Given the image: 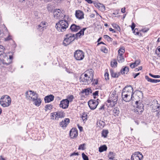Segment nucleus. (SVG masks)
Masks as SVG:
<instances>
[{"instance_id": "35", "label": "nucleus", "mask_w": 160, "mask_h": 160, "mask_svg": "<svg viewBox=\"0 0 160 160\" xmlns=\"http://www.w3.org/2000/svg\"><path fill=\"white\" fill-rule=\"evenodd\" d=\"M52 108L53 106L52 105L50 104H47L45 106V110L46 111H47L48 110H50Z\"/></svg>"}, {"instance_id": "50", "label": "nucleus", "mask_w": 160, "mask_h": 160, "mask_svg": "<svg viewBox=\"0 0 160 160\" xmlns=\"http://www.w3.org/2000/svg\"><path fill=\"white\" fill-rule=\"evenodd\" d=\"M145 78L146 80H147L148 82H152V79L151 78L149 77L148 76H145Z\"/></svg>"}, {"instance_id": "56", "label": "nucleus", "mask_w": 160, "mask_h": 160, "mask_svg": "<svg viewBox=\"0 0 160 160\" xmlns=\"http://www.w3.org/2000/svg\"><path fill=\"white\" fill-rule=\"evenodd\" d=\"M156 53H157L158 54H159L160 53V48H158L156 50Z\"/></svg>"}, {"instance_id": "17", "label": "nucleus", "mask_w": 160, "mask_h": 160, "mask_svg": "<svg viewBox=\"0 0 160 160\" xmlns=\"http://www.w3.org/2000/svg\"><path fill=\"white\" fill-rule=\"evenodd\" d=\"M87 76V73L82 74L80 77L79 79L80 82L82 84L86 85V77Z\"/></svg>"}, {"instance_id": "27", "label": "nucleus", "mask_w": 160, "mask_h": 160, "mask_svg": "<svg viewBox=\"0 0 160 160\" xmlns=\"http://www.w3.org/2000/svg\"><path fill=\"white\" fill-rule=\"evenodd\" d=\"M116 154L112 152H110L108 155L109 159L108 160H116L115 159V156H116Z\"/></svg>"}, {"instance_id": "18", "label": "nucleus", "mask_w": 160, "mask_h": 160, "mask_svg": "<svg viewBox=\"0 0 160 160\" xmlns=\"http://www.w3.org/2000/svg\"><path fill=\"white\" fill-rule=\"evenodd\" d=\"M156 106L155 107H152L153 109L156 111H158V110H160L159 112H158L157 114V116L158 118L160 119V105L158 103V101H156Z\"/></svg>"}, {"instance_id": "55", "label": "nucleus", "mask_w": 160, "mask_h": 160, "mask_svg": "<svg viewBox=\"0 0 160 160\" xmlns=\"http://www.w3.org/2000/svg\"><path fill=\"white\" fill-rule=\"evenodd\" d=\"M92 82H93L92 84H94V85H97L98 83V80L95 79H93L92 81Z\"/></svg>"}, {"instance_id": "37", "label": "nucleus", "mask_w": 160, "mask_h": 160, "mask_svg": "<svg viewBox=\"0 0 160 160\" xmlns=\"http://www.w3.org/2000/svg\"><path fill=\"white\" fill-rule=\"evenodd\" d=\"M117 62L116 60L114 59L113 61H111V66L113 67H116L117 66Z\"/></svg>"}, {"instance_id": "64", "label": "nucleus", "mask_w": 160, "mask_h": 160, "mask_svg": "<svg viewBox=\"0 0 160 160\" xmlns=\"http://www.w3.org/2000/svg\"><path fill=\"white\" fill-rule=\"evenodd\" d=\"M85 1L89 3H92V0H85Z\"/></svg>"}, {"instance_id": "2", "label": "nucleus", "mask_w": 160, "mask_h": 160, "mask_svg": "<svg viewBox=\"0 0 160 160\" xmlns=\"http://www.w3.org/2000/svg\"><path fill=\"white\" fill-rule=\"evenodd\" d=\"M11 103V99L8 95L2 96L0 99V104L3 107L9 106Z\"/></svg>"}, {"instance_id": "58", "label": "nucleus", "mask_w": 160, "mask_h": 160, "mask_svg": "<svg viewBox=\"0 0 160 160\" xmlns=\"http://www.w3.org/2000/svg\"><path fill=\"white\" fill-rule=\"evenodd\" d=\"M140 73H138L136 74H135L134 73H133V76H134V78H136V77H137L140 74Z\"/></svg>"}, {"instance_id": "53", "label": "nucleus", "mask_w": 160, "mask_h": 160, "mask_svg": "<svg viewBox=\"0 0 160 160\" xmlns=\"http://www.w3.org/2000/svg\"><path fill=\"white\" fill-rule=\"evenodd\" d=\"M160 82V80L152 79V81L151 82L156 83L159 82Z\"/></svg>"}, {"instance_id": "21", "label": "nucleus", "mask_w": 160, "mask_h": 160, "mask_svg": "<svg viewBox=\"0 0 160 160\" xmlns=\"http://www.w3.org/2000/svg\"><path fill=\"white\" fill-rule=\"evenodd\" d=\"M70 29L72 31L76 32L80 29V27L79 26L73 24L71 25Z\"/></svg>"}, {"instance_id": "24", "label": "nucleus", "mask_w": 160, "mask_h": 160, "mask_svg": "<svg viewBox=\"0 0 160 160\" xmlns=\"http://www.w3.org/2000/svg\"><path fill=\"white\" fill-rule=\"evenodd\" d=\"M110 72L112 77L114 78H117L120 75V72L118 73L115 72L113 70H110Z\"/></svg>"}, {"instance_id": "32", "label": "nucleus", "mask_w": 160, "mask_h": 160, "mask_svg": "<svg viewBox=\"0 0 160 160\" xmlns=\"http://www.w3.org/2000/svg\"><path fill=\"white\" fill-rule=\"evenodd\" d=\"M107 149V146L104 145L101 146L99 148V151L100 152H102L104 151H106Z\"/></svg>"}, {"instance_id": "60", "label": "nucleus", "mask_w": 160, "mask_h": 160, "mask_svg": "<svg viewBox=\"0 0 160 160\" xmlns=\"http://www.w3.org/2000/svg\"><path fill=\"white\" fill-rule=\"evenodd\" d=\"M130 67L132 68H134L136 66L133 63L131 64L130 65Z\"/></svg>"}, {"instance_id": "20", "label": "nucleus", "mask_w": 160, "mask_h": 160, "mask_svg": "<svg viewBox=\"0 0 160 160\" xmlns=\"http://www.w3.org/2000/svg\"><path fill=\"white\" fill-rule=\"evenodd\" d=\"M84 14L82 12L78 10L76 11L75 15L76 18L79 19H82L84 18Z\"/></svg>"}, {"instance_id": "6", "label": "nucleus", "mask_w": 160, "mask_h": 160, "mask_svg": "<svg viewBox=\"0 0 160 160\" xmlns=\"http://www.w3.org/2000/svg\"><path fill=\"white\" fill-rule=\"evenodd\" d=\"M84 57V53L82 50H77L74 52V57L77 60H82Z\"/></svg>"}, {"instance_id": "44", "label": "nucleus", "mask_w": 160, "mask_h": 160, "mask_svg": "<svg viewBox=\"0 0 160 160\" xmlns=\"http://www.w3.org/2000/svg\"><path fill=\"white\" fill-rule=\"evenodd\" d=\"M85 145V143H83L82 144H81L79 146L78 148L79 150L82 149V150H84V147Z\"/></svg>"}, {"instance_id": "57", "label": "nucleus", "mask_w": 160, "mask_h": 160, "mask_svg": "<svg viewBox=\"0 0 160 160\" xmlns=\"http://www.w3.org/2000/svg\"><path fill=\"white\" fill-rule=\"evenodd\" d=\"M2 63L3 65H5L6 66H8V65H9L10 63V62L7 63V62H5L4 60H3L2 61Z\"/></svg>"}, {"instance_id": "30", "label": "nucleus", "mask_w": 160, "mask_h": 160, "mask_svg": "<svg viewBox=\"0 0 160 160\" xmlns=\"http://www.w3.org/2000/svg\"><path fill=\"white\" fill-rule=\"evenodd\" d=\"M82 92V93H84L86 95H89V93H92V90L90 88H88L83 90Z\"/></svg>"}, {"instance_id": "26", "label": "nucleus", "mask_w": 160, "mask_h": 160, "mask_svg": "<svg viewBox=\"0 0 160 160\" xmlns=\"http://www.w3.org/2000/svg\"><path fill=\"white\" fill-rule=\"evenodd\" d=\"M129 71V68L127 66L124 67L120 71V74H127Z\"/></svg>"}, {"instance_id": "9", "label": "nucleus", "mask_w": 160, "mask_h": 160, "mask_svg": "<svg viewBox=\"0 0 160 160\" xmlns=\"http://www.w3.org/2000/svg\"><path fill=\"white\" fill-rule=\"evenodd\" d=\"M143 155L140 152H137L133 154L131 157V160H141L143 158Z\"/></svg>"}, {"instance_id": "46", "label": "nucleus", "mask_w": 160, "mask_h": 160, "mask_svg": "<svg viewBox=\"0 0 160 160\" xmlns=\"http://www.w3.org/2000/svg\"><path fill=\"white\" fill-rule=\"evenodd\" d=\"M149 75L151 77L154 78H160V75H153L151 73H149Z\"/></svg>"}, {"instance_id": "62", "label": "nucleus", "mask_w": 160, "mask_h": 160, "mask_svg": "<svg viewBox=\"0 0 160 160\" xmlns=\"http://www.w3.org/2000/svg\"><path fill=\"white\" fill-rule=\"evenodd\" d=\"M104 105H102V106H101V107L99 108V110H104Z\"/></svg>"}, {"instance_id": "63", "label": "nucleus", "mask_w": 160, "mask_h": 160, "mask_svg": "<svg viewBox=\"0 0 160 160\" xmlns=\"http://www.w3.org/2000/svg\"><path fill=\"white\" fill-rule=\"evenodd\" d=\"M78 128L79 130L81 131L82 130L83 128L82 127L80 126L78 124Z\"/></svg>"}, {"instance_id": "41", "label": "nucleus", "mask_w": 160, "mask_h": 160, "mask_svg": "<svg viewBox=\"0 0 160 160\" xmlns=\"http://www.w3.org/2000/svg\"><path fill=\"white\" fill-rule=\"evenodd\" d=\"M74 98V97L72 95H68L67 97V99L69 101V102L72 101Z\"/></svg>"}, {"instance_id": "22", "label": "nucleus", "mask_w": 160, "mask_h": 160, "mask_svg": "<svg viewBox=\"0 0 160 160\" xmlns=\"http://www.w3.org/2000/svg\"><path fill=\"white\" fill-rule=\"evenodd\" d=\"M65 113L63 112H56L55 114V119L58 120L59 118H62L64 117Z\"/></svg>"}, {"instance_id": "4", "label": "nucleus", "mask_w": 160, "mask_h": 160, "mask_svg": "<svg viewBox=\"0 0 160 160\" xmlns=\"http://www.w3.org/2000/svg\"><path fill=\"white\" fill-rule=\"evenodd\" d=\"M135 104H136V108L134 110V112L137 114H140L143 111L144 105L140 100L136 101Z\"/></svg>"}, {"instance_id": "33", "label": "nucleus", "mask_w": 160, "mask_h": 160, "mask_svg": "<svg viewBox=\"0 0 160 160\" xmlns=\"http://www.w3.org/2000/svg\"><path fill=\"white\" fill-rule=\"evenodd\" d=\"M117 59L119 63H122L124 61V58L123 56H117Z\"/></svg>"}, {"instance_id": "40", "label": "nucleus", "mask_w": 160, "mask_h": 160, "mask_svg": "<svg viewBox=\"0 0 160 160\" xmlns=\"http://www.w3.org/2000/svg\"><path fill=\"white\" fill-rule=\"evenodd\" d=\"M42 24H40L38 25V29H39L41 31H42L43 30V28L44 27V26H43Z\"/></svg>"}, {"instance_id": "52", "label": "nucleus", "mask_w": 160, "mask_h": 160, "mask_svg": "<svg viewBox=\"0 0 160 160\" xmlns=\"http://www.w3.org/2000/svg\"><path fill=\"white\" fill-rule=\"evenodd\" d=\"M98 92L99 91H96L95 92L93 93V95L94 96V98H95V96H98Z\"/></svg>"}, {"instance_id": "51", "label": "nucleus", "mask_w": 160, "mask_h": 160, "mask_svg": "<svg viewBox=\"0 0 160 160\" xmlns=\"http://www.w3.org/2000/svg\"><path fill=\"white\" fill-rule=\"evenodd\" d=\"M133 33L135 35H138L139 34V32L138 31V28H136L134 29L133 31Z\"/></svg>"}, {"instance_id": "31", "label": "nucleus", "mask_w": 160, "mask_h": 160, "mask_svg": "<svg viewBox=\"0 0 160 160\" xmlns=\"http://www.w3.org/2000/svg\"><path fill=\"white\" fill-rule=\"evenodd\" d=\"M125 51L124 48H120L118 51V56H123V54Z\"/></svg>"}, {"instance_id": "16", "label": "nucleus", "mask_w": 160, "mask_h": 160, "mask_svg": "<svg viewBox=\"0 0 160 160\" xmlns=\"http://www.w3.org/2000/svg\"><path fill=\"white\" fill-rule=\"evenodd\" d=\"M54 96L50 94L46 96L44 98V101L45 103H49L53 101L54 100Z\"/></svg>"}, {"instance_id": "15", "label": "nucleus", "mask_w": 160, "mask_h": 160, "mask_svg": "<svg viewBox=\"0 0 160 160\" xmlns=\"http://www.w3.org/2000/svg\"><path fill=\"white\" fill-rule=\"evenodd\" d=\"M69 122V119L68 118H66L64 119V121H62L60 122V125L63 129H65Z\"/></svg>"}, {"instance_id": "29", "label": "nucleus", "mask_w": 160, "mask_h": 160, "mask_svg": "<svg viewBox=\"0 0 160 160\" xmlns=\"http://www.w3.org/2000/svg\"><path fill=\"white\" fill-rule=\"evenodd\" d=\"M116 103V102H113V101H109L108 99L106 102V105L109 108L113 107Z\"/></svg>"}, {"instance_id": "45", "label": "nucleus", "mask_w": 160, "mask_h": 160, "mask_svg": "<svg viewBox=\"0 0 160 160\" xmlns=\"http://www.w3.org/2000/svg\"><path fill=\"white\" fill-rule=\"evenodd\" d=\"M101 51L104 52V53H107L108 50L104 47H102L101 48Z\"/></svg>"}, {"instance_id": "19", "label": "nucleus", "mask_w": 160, "mask_h": 160, "mask_svg": "<svg viewBox=\"0 0 160 160\" xmlns=\"http://www.w3.org/2000/svg\"><path fill=\"white\" fill-rule=\"evenodd\" d=\"M54 17L56 19L59 18L61 14V12L59 9H55L53 12Z\"/></svg>"}, {"instance_id": "43", "label": "nucleus", "mask_w": 160, "mask_h": 160, "mask_svg": "<svg viewBox=\"0 0 160 160\" xmlns=\"http://www.w3.org/2000/svg\"><path fill=\"white\" fill-rule=\"evenodd\" d=\"M87 115L85 113H83V115L82 116V118L83 121H86L87 119Z\"/></svg>"}, {"instance_id": "8", "label": "nucleus", "mask_w": 160, "mask_h": 160, "mask_svg": "<svg viewBox=\"0 0 160 160\" xmlns=\"http://www.w3.org/2000/svg\"><path fill=\"white\" fill-rule=\"evenodd\" d=\"M98 100H99L98 99L97 100L92 99L88 101V105L91 109L94 110L97 108L98 104Z\"/></svg>"}, {"instance_id": "47", "label": "nucleus", "mask_w": 160, "mask_h": 160, "mask_svg": "<svg viewBox=\"0 0 160 160\" xmlns=\"http://www.w3.org/2000/svg\"><path fill=\"white\" fill-rule=\"evenodd\" d=\"M0 52H1V53H0V54H2L4 53V48L2 46L0 45Z\"/></svg>"}, {"instance_id": "14", "label": "nucleus", "mask_w": 160, "mask_h": 160, "mask_svg": "<svg viewBox=\"0 0 160 160\" xmlns=\"http://www.w3.org/2000/svg\"><path fill=\"white\" fill-rule=\"evenodd\" d=\"M122 100L124 101L125 102H129L132 100H133V97L130 96H128V94L122 92Z\"/></svg>"}, {"instance_id": "28", "label": "nucleus", "mask_w": 160, "mask_h": 160, "mask_svg": "<svg viewBox=\"0 0 160 160\" xmlns=\"http://www.w3.org/2000/svg\"><path fill=\"white\" fill-rule=\"evenodd\" d=\"M87 28H83L81 29L75 35L76 38L80 37L81 35H83L84 34V32L86 29Z\"/></svg>"}, {"instance_id": "23", "label": "nucleus", "mask_w": 160, "mask_h": 160, "mask_svg": "<svg viewBox=\"0 0 160 160\" xmlns=\"http://www.w3.org/2000/svg\"><path fill=\"white\" fill-rule=\"evenodd\" d=\"M35 100H33L32 101L33 103V104H35L37 106H39L41 103L42 100L40 98H38V97H37L35 99Z\"/></svg>"}, {"instance_id": "3", "label": "nucleus", "mask_w": 160, "mask_h": 160, "mask_svg": "<svg viewBox=\"0 0 160 160\" xmlns=\"http://www.w3.org/2000/svg\"><path fill=\"white\" fill-rule=\"evenodd\" d=\"M65 36L66 38L64 39L63 42V45L65 46L74 41L76 38L75 34L71 33L66 34Z\"/></svg>"}, {"instance_id": "5", "label": "nucleus", "mask_w": 160, "mask_h": 160, "mask_svg": "<svg viewBox=\"0 0 160 160\" xmlns=\"http://www.w3.org/2000/svg\"><path fill=\"white\" fill-rule=\"evenodd\" d=\"M25 94L26 98L27 99L32 101L33 100H35V99L37 97H38V93L31 90L26 92Z\"/></svg>"}, {"instance_id": "12", "label": "nucleus", "mask_w": 160, "mask_h": 160, "mask_svg": "<svg viewBox=\"0 0 160 160\" xmlns=\"http://www.w3.org/2000/svg\"><path fill=\"white\" fill-rule=\"evenodd\" d=\"M69 135L71 138H73L78 135V131L76 128H72L70 131Z\"/></svg>"}, {"instance_id": "13", "label": "nucleus", "mask_w": 160, "mask_h": 160, "mask_svg": "<svg viewBox=\"0 0 160 160\" xmlns=\"http://www.w3.org/2000/svg\"><path fill=\"white\" fill-rule=\"evenodd\" d=\"M108 101H113V102H117L118 100V95L115 92H113L108 98Z\"/></svg>"}, {"instance_id": "36", "label": "nucleus", "mask_w": 160, "mask_h": 160, "mask_svg": "<svg viewBox=\"0 0 160 160\" xmlns=\"http://www.w3.org/2000/svg\"><path fill=\"white\" fill-rule=\"evenodd\" d=\"M103 38L104 39L107 40L108 42H111L112 40V39L110 38L108 35H105L103 36Z\"/></svg>"}, {"instance_id": "11", "label": "nucleus", "mask_w": 160, "mask_h": 160, "mask_svg": "<svg viewBox=\"0 0 160 160\" xmlns=\"http://www.w3.org/2000/svg\"><path fill=\"white\" fill-rule=\"evenodd\" d=\"M89 74H90L91 77L90 76V75H88L87 74V76L86 77V82L87 84H89L92 81L93 78V74L92 70H91V71L89 72Z\"/></svg>"}, {"instance_id": "59", "label": "nucleus", "mask_w": 160, "mask_h": 160, "mask_svg": "<svg viewBox=\"0 0 160 160\" xmlns=\"http://www.w3.org/2000/svg\"><path fill=\"white\" fill-rule=\"evenodd\" d=\"M149 30L148 28V29H142L141 30V31H142L143 32L145 33L147 32Z\"/></svg>"}, {"instance_id": "42", "label": "nucleus", "mask_w": 160, "mask_h": 160, "mask_svg": "<svg viewBox=\"0 0 160 160\" xmlns=\"http://www.w3.org/2000/svg\"><path fill=\"white\" fill-rule=\"evenodd\" d=\"M82 155L83 160H89L88 157L84 153H82Z\"/></svg>"}, {"instance_id": "34", "label": "nucleus", "mask_w": 160, "mask_h": 160, "mask_svg": "<svg viewBox=\"0 0 160 160\" xmlns=\"http://www.w3.org/2000/svg\"><path fill=\"white\" fill-rule=\"evenodd\" d=\"M113 112L115 114V116L118 115L120 112L119 109L118 108L116 107L113 109Z\"/></svg>"}, {"instance_id": "1", "label": "nucleus", "mask_w": 160, "mask_h": 160, "mask_svg": "<svg viewBox=\"0 0 160 160\" xmlns=\"http://www.w3.org/2000/svg\"><path fill=\"white\" fill-rule=\"evenodd\" d=\"M69 24L68 22L65 20H60L56 24L55 27L57 30L59 32L65 31L68 28Z\"/></svg>"}, {"instance_id": "38", "label": "nucleus", "mask_w": 160, "mask_h": 160, "mask_svg": "<svg viewBox=\"0 0 160 160\" xmlns=\"http://www.w3.org/2000/svg\"><path fill=\"white\" fill-rule=\"evenodd\" d=\"M112 25L113 27L115 28L119 32L121 30V28L119 26H118V25L115 24V23H113L112 24Z\"/></svg>"}, {"instance_id": "39", "label": "nucleus", "mask_w": 160, "mask_h": 160, "mask_svg": "<svg viewBox=\"0 0 160 160\" xmlns=\"http://www.w3.org/2000/svg\"><path fill=\"white\" fill-rule=\"evenodd\" d=\"M108 133V130H103L102 132V136L104 138L106 137Z\"/></svg>"}, {"instance_id": "10", "label": "nucleus", "mask_w": 160, "mask_h": 160, "mask_svg": "<svg viewBox=\"0 0 160 160\" xmlns=\"http://www.w3.org/2000/svg\"><path fill=\"white\" fill-rule=\"evenodd\" d=\"M69 103V101L68 99H63L60 102L59 104L60 107L63 109H66L68 107Z\"/></svg>"}, {"instance_id": "49", "label": "nucleus", "mask_w": 160, "mask_h": 160, "mask_svg": "<svg viewBox=\"0 0 160 160\" xmlns=\"http://www.w3.org/2000/svg\"><path fill=\"white\" fill-rule=\"evenodd\" d=\"M140 60H136L135 62L133 63L136 66H138L140 63Z\"/></svg>"}, {"instance_id": "61", "label": "nucleus", "mask_w": 160, "mask_h": 160, "mask_svg": "<svg viewBox=\"0 0 160 160\" xmlns=\"http://www.w3.org/2000/svg\"><path fill=\"white\" fill-rule=\"evenodd\" d=\"M109 30L110 31H112V32H113V33H115L116 32V31H115V30L111 28H109Z\"/></svg>"}, {"instance_id": "7", "label": "nucleus", "mask_w": 160, "mask_h": 160, "mask_svg": "<svg viewBox=\"0 0 160 160\" xmlns=\"http://www.w3.org/2000/svg\"><path fill=\"white\" fill-rule=\"evenodd\" d=\"M133 92V88L131 86H126L123 89L122 93L128 94L129 96H130L132 97Z\"/></svg>"}, {"instance_id": "54", "label": "nucleus", "mask_w": 160, "mask_h": 160, "mask_svg": "<svg viewBox=\"0 0 160 160\" xmlns=\"http://www.w3.org/2000/svg\"><path fill=\"white\" fill-rule=\"evenodd\" d=\"M78 155H79V154H78V152H73L71 154L70 156V157H72V156H75V155L78 156Z\"/></svg>"}, {"instance_id": "25", "label": "nucleus", "mask_w": 160, "mask_h": 160, "mask_svg": "<svg viewBox=\"0 0 160 160\" xmlns=\"http://www.w3.org/2000/svg\"><path fill=\"white\" fill-rule=\"evenodd\" d=\"M94 4L96 7L98 8L101 11H104L105 10V7L103 4L99 3L96 4L94 3Z\"/></svg>"}, {"instance_id": "48", "label": "nucleus", "mask_w": 160, "mask_h": 160, "mask_svg": "<svg viewBox=\"0 0 160 160\" xmlns=\"http://www.w3.org/2000/svg\"><path fill=\"white\" fill-rule=\"evenodd\" d=\"M104 76L105 77V79L106 80H108L109 79L108 73V72H106L105 73Z\"/></svg>"}]
</instances>
